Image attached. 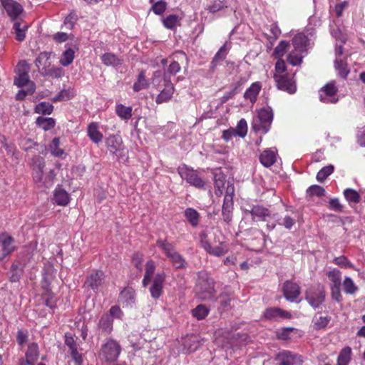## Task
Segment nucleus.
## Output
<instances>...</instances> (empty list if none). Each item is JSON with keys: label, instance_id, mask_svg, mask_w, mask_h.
<instances>
[{"label": "nucleus", "instance_id": "f257e3e1", "mask_svg": "<svg viewBox=\"0 0 365 365\" xmlns=\"http://www.w3.org/2000/svg\"><path fill=\"white\" fill-rule=\"evenodd\" d=\"M273 120V112L270 107L267 106L260 109L258 115L255 118L252 123V128L255 132H262L267 133L270 129Z\"/></svg>", "mask_w": 365, "mask_h": 365}, {"label": "nucleus", "instance_id": "f03ea898", "mask_svg": "<svg viewBox=\"0 0 365 365\" xmlns=\"http://www.w3.org/2000/svg\"><path fill=\"white\" fill-rule=\"evenodd\" d=\"M157 245L164 251L176 269H183L186 267L185 259L175 251L172 244L162 240H158Z\"/></svg>", "mask_w": 365, "mask_h": 365}, {"label": "nucleus", "instance_id": "7ed1b4c3", "mask_svg": "<svg viewBox=\"0 0 365 365\" xmlns=\"http://www.w3.org/2000/svg\"><path fill=\"white\" fill-rule=\"evenodd\" d=\"M120 351V344L113 339H109L102 345L99 355L106 361L112 362L118 358Z\"/></svg>", "mask_w": 365, "mask_h": 365}, {"label": "nucleus", "instance_id": "20e7f679", "mask_svg": "<svg viewBox=\"0 0 365 365\" xmlns=\"http://www.w3.org/2000/svg\"><path fill=\"white\" fill-rule=\"evenodd\" d=\"M178 172L180 177L190 185L200 189L204 187L205 181L198 176L196 171L192 168L186 165H182L178 167Z\"/></svg>", "mask_w": 365, "mask_h": 365}, {"label": "nucleus", "instance_id": "39448f33", "mask_svg": "<svg viewBox=\"0 0 365 365\" xmlns=\"http://www.w3.org/2000/svg\"><path fill=\"white\" fill-rule=\"evenodd\" d=\"M200 240L202 247L210 255L215 257H221L226 255L229 251L228 245L226 242H222L215 247H212L209 242L207 235L205 232L200 234Z\"/></svg>", "mask_w": 365, "mask_h": 365}, {"label": "nucleus", "instance_id": "423d86ee", "mask_svg": "<svg viewBox=\"0 0 365 365\" xmlns=\"http://www.w3.org/2000/svg\"><path fill=\"white\" fill-rule=\"evenodd\" d=\"M16 71L17 76L14 79V85L19 88H22L25 86L30 87V83H34L30 80L29 72V66L26 61H20L16 66Z\"/></svg>", "mask_w": 365, "mask_h": 365}, {"label": "nucleus", "instance_id": "0eeeda50", "mask_svg": "<svg viewBox=\"0 0 365 365\" xmlns=\"http://www.w3.org/2000/svg\"><path fill=\"white\" fill-rule=\"evenodd\" d=\"M105 143L110 154L115 156L117 159L125 155V146L120 136L110 135L106 139Z\"/></svg>", "mask_w": 365, "mask_h": 365}, {"label": "nucleus", "instance_id": "6e6552de", "mask_svg": "<svg viewBox=\"0 0 365 365\" xmlns=\"http://www.w3.org/2000/svg\"><path fill=\"white\" fill-rule=\"evenodd\" d=\"M325 291L323 287H312L306 292V300L314 309L318 308L325 299Z\"/></svg>", "mask_w": 365, "mask_h": 365}, {"label": "nucleus", "instance_id": "1a4fd4ad", "mask_svg": "<svg viewBox=\"0 0 365 365\" xmlns=\"http://www.w3.org/2000/svg\"><path fill=\"white\" fill-rule=\"evenodd\" d=\"M337 88L334 81L328 83L319 91V100L324 103H335L338 101L336 97Z\"/></svg>", "mask_w": 365, "mask_h": 365}, {"label": "nucleus", "instance_id": "9d476101", "mask_svg": "<svg viewBox=\"0 0 365 365\" xmlns=\"http://www.w3.org/2000/svg\"><path fill=\"white\" fill-rule=\"evenodd\" d=\"M1 3L13 21L21 19L19 16L24 11V9L19 3L14 0H1Z\"/></svg>", "mask_w": 365, "mask_h": 365}, {"label": "nucleus", "instance_id": "9b49d317", "mask_svg": "<svg viewBox=\"0 0 365 365\" xmlns=\"http://www.w3.org/2000/svg\"><path fill=\"white\" fill-rule=\"evenodd\" d=\"M104 280V273L101 270H96L86 277L84 285L90 287L95 292H98L103 285Z\"/></svg>", "mask_w": 365, "mask_h": 365}, {"label": "nucleus", "instance_id": "f8f14e48", "mask_svg": "<svg viewBox=\"0 0 365 365\" xmlns=\"http://www.w3.org/2000/svg\"><path fill=\"white\" fill-rule=\"evenodd\" d=\"M31 166L33 169V178L36 183L43 182V168L45 167L44 159L38 155H35L31 159Z\"/></svg>", "mask_w": 365, "mask_h": 365}, {"label": "nucleus", "instance_id": "ddd939ff", "mask_svg": "<svg viewBox=\"0 0 365 365\" xmlns=\"http://www.w3.org/2000/svg\"><path fill=\"white\" fill-rule=\"evenodd\" d=\"M274 79L279 89L293 94L296 92L295 83L287 75H275Z\"/></svg>", "mask_w": 365, "mask_h": 365}, {"label": "nucleus", "instance_id": "4468645a", "mask_svg": "<svg viewBox=\"0 0 365 365\" xmlns=\"http://www.w3.org/2000/svg\"><path fill=\"white\" fill-rule=\"evenodd\" d=\"M282 292L285 299L294 302L300 294V287L292 281H286L282 286Z\"/></svg>", "mask_w": 365, "mask_h": 365}, {"label": "nucleus", "instance_id": "2eb2a0df", "mask_svg": "<svg viewBox=\"0 0 365 365\" xmlns=\"http://www.w3.org/2000/svg\"><path fill=\"white\" fill-rule=\"evenodd\" d=\"M166 275L165 272L158 273L153 281L152 286L150 288L151 297L154 299H158L163 292V284Z\"/></svg>", "mask_w": 365, "mask_h": 365}, {"label": "nucleus", "instance_id": "dca6fc26", "mask_svg": "<svg viewBox=\"0 0 365 365\" xmlns=\"http://www.w3.org/2000/svg\"><path fill=\"white\" fill-rule=\"evenodd\" d=\"M264 318L269 320H278L279 319H290L291 314L278 307H270L265 309L263 313Z\"/></svg>", "mask_w": 365, "mask_h": 365}, {"label": "nucleus", "instance_id": "f3484780", "mask_svg": "<svg viewBox=\"0 0 365 365\" xmlns=\"http://www.w3.org/2000/svg\"><path fill=\"white\" fill-rule=\"evenodd\" d=\"M279 357L281 360L279 365H301L303 362L301 356L289 351L282 352Z\"/></svg>", "mask_w": 365, "mask_h": 365}, {"label": "nucleus", "instance_id": "a211bd4d", "mask_svg": "<svg viewBox=\"0 0 365 365\" xmlns=\"http://www.w3.org/2000/svg\"><path fill=\"white\" fill-rule=\"evenodd\" d=\"M0 246L1 247L4 256L10 255L14 250V240L7 233L0 235Z\"/></svg>", "mask_w": 365, "mask_h": 365}, {"label": "nucleus", "instance_id": "6ab92c4d", "mask_svg": "<svg viewBox=\"0 0 365 365\" xmlns=\"http://www.w3.org/2000/svg\"><path fill=\"white\" fill-rule=\"evenodd\" d=\"M204 342V339L197 335L187 336L183 345L190 352L195 351Z\"/></svg>", "mask_w": 365, "mask_h": 365}, {"label": "nucleus", "instance_id": "aec40b11", "mask_svg": "<svg viewBox=\"0 0 365 365\" xmlns=\"http://www.w3.org/2000/svg\"><path fill=\"white\" fill-rule=\"evenodd\" d=\"M245 215L250 214L253 220H265V217L269 216V212L267 208L259 205L253 206L251 210H246Z\"/></svg>", "mask_w": 365, "mask_h": 365}, {"label": "nucleus", "instance_id": "412c9836", "mask_svg": "<svg viewBox=\"0 0 365 365\" xmlns=\"http://www.w3.org/2000/svg\"><path fill=\"white\" fill-rule=\"evenodd\" d=\"M174 86L170 81H165V88L157 96L155 102L158 104L168 101L173 96Z\"/></svg>", "mask_w": 365, "mask_h": 365}, {"label": "nucleus", "instance_id": "4be33fe9", "mask_svg": "<svg viewBox=\"0 0 365 365\" xmlns=\"http://www.w3.org/2000/svg\"><path fill=\"white\" fill-rule=\"evenodd\" d=\"M13 29L16 34V39L19 41H23L26 38V31L29 29V24L23 19L14 21Z\"/></svg>", "mask_w": 365, "mask_h": 365}, {"label": "nucleus", "instance_id": "5701e85b", "mask_svg": "<svg viewBox=\"0 0 365 365\" xmlns=\"http://www.w3.org/2000/svg\"><path fill=\"white\" fill-rule=\"evenodd\" d=\"M118 302L123 307L131 306L135 302V292L131 288H125L119 294Z\"/></svg>", "mask_w": 365, "mask_h": 365}, {"label": "nucleus", "instance_id": "b1692460", "mask_svg": "<svg viewBox=\"0 0 365 365\" xmlns=\"http://www.w3.org/2000/svg\"><path fill=\"white\" fill-rule=\"evenodd\" d=\"M262 86L259 82H255L246 90L244 98L249 100L252 103L257 101V96L261 90Z\"/></svg>", "mask_w": 365, "mask_h": 365}, {"label": "nucleus", "instance_id": "393cba45", "mask_svg": "<svg viewBox=\"0 0 365 365\" xmlns=\"http://www.w3.org/2000/svg\"><path fill=\"white\" fill-rule=\"evenodd\" d=\"M260 163L267 168L272 166L276 162V151L267 149L259 156Z\"/></svg>", "mask_w": 365, "mask_h": 365}, {"label": "nucleus", "instance_id": "a878e982", "mask_svg": "<svg viewBox=\"0 0 365 365\" xmlns=\"http://www.w3.org/2000/svg\"><path fill=\"white\" fill-rule=\"evenodd\" d=\"M307 42L308 38L305 35L302 34H297L292 39L294 49H295L297 51H299V53L306 52Z\"/></svg>", "mask_w": 365, "mask_h": 365}, {"label": "nucleus", "instance_id": "bb28decb", "mask_svg": "<svg viewBox=\"0 0 365 365\" xmlns=\"http://www.w3.org/2000/svg\"><path fill=\"white\" fill-rule=\"evenodd\" d=\"M101 59L107 66L118 67L123 63V59L112 53H105L101 56Z\"/></svg>", "mask_w": 365, "mask_h": 365}, {"label": "nucleus", "instance_id": "cd10ccee", "mask_svg": "<svg viewBox=\"0 0 365 365\" xmlns=\"http://www.w3.org/2000/svg\"><path fill=\"white\" fill-rule=\"evenodd\" d=\"M88 135L94 143H100L103 139V134L98 130L97 123H91L87 129Z\"/></svg>", "mask_w": 365, "mask_h": 365}, {"label": "nucleus", "instance_id": "c85d7f7f", "mask_svg": "<svg viewBox=\"0 0 365 365\" xmlns=\"http://www.w3.org/2000/svg\"><path fill=\"white\" fill-rule=\"evenodd\" d=\"M232 211H233V202H231V199L227 198L224 200L222 207V215L223 220L226 223H230L232 219Z\"/></svg>", "mask_w": 365, "mask_h": 365}, {"label": "nucleus", "instance_id": "c756f323", "mask_svg": "<svg viewBox=\"0 0 365 365\" xmlns=\"http://www.w3.org/2000/svg\"><path fill=\"white\" fill-rule=\"evenodd\" d=\"M69 195L63 189L56 188L54 192L53 200L58 205H66L69 202Z\"/></svg>", "mask_w": 365, "mask_h": 365}, {"label": "nucleus", "instance_id": "7c9ffc66", "mask_svg": "<svg viewBox=\"0 0 365 365\" xmlns=\"http://www.w3.org/2000/svg\"><path fill=\"white\" fill-rule=\"evenodd\" d=\"M351 347H344L339 354L336 365H348L351 359Z\"/></svg>", "mask_w": 365, "mask_h": 365}, {"label": "nucleus", "instance_id": "2f4dec72", "mask_svg": "<svg viewBox=\"0 0 365 365\" xmlns=\"http://www.w3.org/2000/svg\"><path fill=\"white\" fill-rule=\"evenodd\" d=\"M38 356V346L36 343H31L29 345L28 350L26 353V359L30 365H34L35 361Z\"/></svg>", "mask_w": 365, "mask_h": 365}, {"label": "nucleus", "instance_id": "473e14b6", "mask_svg": "<svg viewBox=\"0 0 365 365\" xmlns=\"http://www.w3.org/2000/svg\"><path fill=\"white\" fill-rule=\"evenodd\" d=\"M36 123L43 130L47 131L55 126L56 120L53 118L39 116L36 118Z\"/></svg>", "mask_w": 365, "mask_h": 365}, {"label": "nucleus", "instance_id": "72a5a7b5", "mask_svg": "<svg viewBox=\"0 0 365 365\" xmlns=\"http://www.w3.org/2000/svg\"><path fill=\"white\" fill-rule=\"evenodd\" d=\"M54 277H55L53 274V269L51 268L48 269L43 273L41 287L45 292H48L51 291L50 285L51 282L53 280Z\"/></svg>", "mask_w": 365, "mask_h": 365}, {"label": "nucleus", "instance_id": "f704fd0d", "mask_svg": "<svg viewBox=\"0 0 365 365\" xmlns=\"http://www.w3.org/2000/svg\"><path fill=\"white\" fill-rule=\"evenodd\" d=\"M53 110V106L48 102H41L35 106L34 112L41 115H50Z\"/></svg>", "mask_w": 365, "mask_h": 365}, {"label": "nucleus", "instance_id": "c9c22d12", "mask_svg": "<svg viewBox=\"0 0 365 365\" xmlns=\"http://www.w3.org/2000/svg\"><path fill=\"white\" fill-rule=\"evenodd\" d=\"M185 216L193 227H196L199 224L200 215L196 210L187 208L185 211Z\"/></svg>", "mask_w": 365, "mask_h": 365}, {"label": "nucleus", "instance_id": "e433bc0d", "mask_svg": "<svg viewBox=\"0 0 365 365\" xmlns=\"http://www.w3.org/2000/svg\"><path fill=\"white\" fill-rule=\"evenodd\" d=\"M117 115L124 120H128L132 116V107H126L123 104H118L115 106Z\"/></svg>", "mask_w": 365, "mask_h": 365}, {"label": "nucleus", "instance_id": "4c0bfd02", "mask_svg": "<svg viewBox=\"0 0 365 365\" xmlns=\"http://www.w3.org/2000/svg\"><path fill=\"white\" fill-rule=\"evenodd\" d=\"M334 67L338 71V73L341 78H346L349 73V69L345 61L336 59L334 61Z\"/></svg>", "mask_w": 365, "mask_h": 365}, {"label": "nucleus", "instance_id": "58836bf2", "mask_svg": "<svg viewBox=\"0 0 365 365\" xmlns=\"http://www.w3.org/2000/svg\"><path fill=\"white\" fill-rule=\"evenodd\" d=\"M149 86V83L145 78V75L144 71H141L138 77V81L133 85V91L135 92H138L140 90L147 88Z\"/></svg>", "mask_w": 365, "mask_h": 365}, {"label": "nucleus", "instance_id": "ea45409f", "mask_svg": "<svg viewBox=\"0 0 365 365\" xmlns=\"http://www.w3.org/2000/svg\"><path fill=\"white\" fill-rule=\"evenodd\" d=\"M74 59V51L71 48H68L63 51L61 58H60V63L63 66H68L71 64Z\"/></svg>", "mask_w": 365, "mask_h": 365}, {"label": "nucleus", "instance_id": "a19ab883", "mask_svg": "<svg viewBox=\"0 0 365 365\" xmlns=\"http://www.w3.org/2000/svg\"><path fill=\"white\" fill-rule=\"evenodd\" d=\"M303 53L297 51L295 49L292 51L287 57V61L294 66H299L302 62Z\"/></svg>", "mask_w": 365, "mask_h": 365}, {"label": "nucleus", "instance_id": "79ce46f5", "mask_svg": "<svg viewBox=\"0 0 365 365\" xmlns=\"http://www.w3.org/2000/svg\"><path fill=\"white\" fill-rule=\"evenodd\" d=\"M328 278L331 282V287L341 286V272L337 269H333L327 273Z\"/></svg>", "mask_w": 365, "mask_h": 365}, {"label": "nucleus", "instance_id": "37998d69", "mask_svg": "<svg viewBox=\"0 0 365 365\" xmlns=\"http://www.w3.org/2000/svg\"><path fill=\"white\" fill-rule=\"evenodd\" d=\"M225 181L224 177L216 175L215 176V194L217 196L220 197L223 194L225 187Z\"/></svg>", "mask_w": 365, "mask_h": 365}, {"label": "nucleus", "instance_id": "c03bdc74", "mask_svg": "<svg viewBox=\"0 0 365 365\" xmlns=\"http://www.w3.org/2000/svg\"><path fill=\"white\" fill-rule=\"evenodd\" d=\"M209 309L205 305L200 304L196 308L192 310V315L198 320L205 319L209 314Z\"/></svg>", "mask_w": 365, "mask_h": 365}, {"label": "nucleus", "instance_id": "a18cd8bd", "mask_svg": "<svg viewBox=\"0 0 365 365\" xmlns=\"http://www.w3.org/2000/svg\"><path fill=\"white\" fill-rule=\"evenodd\" d=\"M334 169V166L331 165L322 168L317 174V180L323 182L333 173Z\"/></svg>", "mask_w": 365, "mask_h": 365}, {"label": "nucleus", "instance_id": "49530a36", "mask_svg": "<svg viewBox=\"0 0 365 365\" xmlns=\"http://www.w3.org/2000/svg\"><path fill=\"white\" fill-rule=\"evenodd\" d=\"M113 326V319L112 317L106 314L103 315L99 321V327L103 329L104 331H110L112 329Z\"/></svg>", "mask_w": 365, "mask_h": 365}, {"label": "nucleus", "instance_id": "de8ad7c7", "mask_svg": "<svg viewBox=\"0 0 365 365\" xmlns=\"http://www.w3.org/2000/svg\"><path fill=\"white\" fill-rule=\"evenodd\" d=\"M325 194V190L319 185H314L308 187L307 190V196L312 197L313 196L322 197Z\"/></svg>", "mask_w": 365, "mask_h": 365}, {"label": "nucleus", "instance_id": "09e8293b", "mask_svg": "<svg viewBox=\"0 0 365 365\" xmlns=\"http://www.w3.org/2000/svg\"><path fill=\"white\" fill-rule=\"evenodd\" d=\"M344 195L349 203H358L360 201L359 193L353 189H346L344 192Z\"/></svg>", "mask_w": 365, "mask_h": 365}, {"label": "nucleus", "instance_id": "8fccbe9b", "mask_svg": "<svg viewBox=\"0 0 365 365\" xmlns=\"http://www.w3.org/2000/svg\"><path fill=\"white\" fill-rule=\"evenodd\" d=\"M342 286L346 294H352L357 290L356 286L349 277H345L342 283Z\"/></svg>", "mask_w": 365, "mask_h": 365}, {"label": "nucleus", "instance_id": "3c124183", "mask_svg": "<svg viewBox=\"0 0 365 365\" xmlns=\"http://www.w3.org/2000/svg\"><path fill=\"white\" fill-rule=\"evenodd\" d=\"M180 70V66L177 61L172 62L164 73V81H170L169 76L175 75Z\"/></svg>", "mask_w": 365, "mask_h": 365}, {"label": "nucleus", "instance_id": "603ef678", "mask_svg": "<svg viewBox=\"0 0 365 365\" xmlns=\"http://www.w3.org/2000/svg\"><path fill=\"white\" fill-rule=\"evenodd\" d=\"M59 144L60 140L58 138H54L50 144L52 155L57 157L61 156L64 153L63 150L59 148Z\"/></svg>", "mask_w": 365, "mask_h": 365}, {"label": "nucleus", "instance_id": "864d4df0", "mask_svg": "<svg viewBox=\"0 0 365 365\" xmlns=\"http://www.w3.org/2000/svg\"><path fill=\"white\" fill-rule=\"evenodd\" d=\"M226 57V51H225V46L224 45L222 46L220 50L217 52V53L215 55L212 62H211V67L212 69H214L217 65V63L220 61H222Z\"/></svg>", "mask_w": 365, "mask_h": 365}, {"label": "nucleus", "instance_id": "5fc2aeb1", "mask_svg": "<svg viewBox=\"0 0 365 365\" xmlns=\"http://www.w3.org/2000/svg\"><path fill=\"white\" fill-rule=\"evenodd\" d=\"M36 85L34 83H30V87H28L27 90H20L16 96V99L18 101L24 100L26 96L31 95L35 92Z\"/></svg>", "mask_w": 365, "mask_h": 365}, {"label": "nucleus", "instance_id": "6e6d98bb", "mask_svg": "<svg viewBox=\"0 0 365 365\" xmlns=\"http://www.w3.org/2000/svg\"><path fill=\"white\" fill-rule=\"evenodd\" d=\"M330 319L331 318L329 317H319L315 318L314 322V328L317 330L325 328L330 322Z\"/></svg>", "mask_w": 365, "mask_h": 365}, {"label": "nucleus", "instance_id": "4d7b16f0", "mask_svg": "<svg viewBox=\"0 0 365 365\" xmlns=\"http://www.w3.org/2000/svg\"><path fill=\"white\" fill-rule=\"evenodd\" d=\"M237 133V135L244 138L247 133V124L245 119H241L237 125V128H235Z\"/></svg>", "mask_w": 365, "mask_h": 365}, {"label": "nucleus", "instance_id": "13d9d810", "mask_svg": "<svg viewBox=\"0 0 365 365\" xmlns=\"http://www.w3.org/2000/svg\"><path fill=\"white\" fill-rule=\"evenodd\" d=\"M167 4L163 0H160L155 3L152 6V10L157 15H161L166 9Z\"/></svg>", "mask_w": 365, "mask_h": 365}, {"label": "nucleus", "instance_id": "bf43d9fd", "mask_svg": "<svg viewBox=\"0 0 365 365\" xmlns=\"http://www.w3.org/2000/svg\"><path fill=\"white\" fill-rule=\"evenodd\" d=\"M334 262L341 267L355 269L354 264L344 256L335 258Z\"/></svg>", "mask_w": 365, "mask_h": 365}, {"label": "nucleus", "instance_id": "052dcab7", "mask_svg": "<svg viewBox=\"0 0 365 365\" xmlns=\"http://www.w3.org/2000/svg\"><path fill=\"white\" fill-rule=\"evenodd\" d=\"M289 45V43L287 41H280V43L274 48V53L277 57L282 56L285 53Z\"/></svg>", "mask_w": 365, "mask_h": 365}, {"label": "nucleus", "instance_id": "680f3d73", "mask_svg": "<svg viewBox=\"0 0 365 365\" xmlns=\"http://www.w3.org/2000/svg\"><path fill=\"white\" fill-rule=\"evenodd\" d=\"M207 287L204 289L202 288V291L206 294L204 298H211L215 294L214 289V281L212 279L207 280Z\"/></svg>", "mask_w": 365, "mask_h": 365}, {"label": "nucleus", "instance_id": "e2e57ef3", "mask_svg": "<svg viewBox=\"0 0 365 365\" xmlns=\"http://www.w3.org/2000/svg\"><path fill=\"white\" fill-rule=\"evenodd\" d=\"M178 21V16L176 15L172 14L167 16L163 20V25L165 27L169 29H173L175 27Z\"/></svg>", "mask_w": 365, "mask_h": 365}, {"label": "nucleus", "instance_id": "0e129e2a", "mask_svg": "<svg viewBox=\"0 0 365 365\" xmlns=\"http://www.w3.org/2000/svg\"><path fill=\"white\" fill-rule=\"evenodd\" d=\"M65 344L69 347L71 351L77 349L76 342L70 333H66L65 334Z\"/></svg>", "mask_w": 365, "mask_h": 365}, {"label": "nucleus", "instance_id": "69168bd1", "mask_svg": "<svg viewBox=\"0 0 365 365\" xmlns=\"http://www.w3.org/2000/svg\"><path fill=\"white\" fill-rule=\"evenodd\" d=\"M55 176L56 174L54 173V171L51 170L45 178L43 177V182H40L39 183H42L46 187H50L53 185Z\"/></svg>", "mask_w": 365, "mask_h": 365}, {"label": "nucleus", "instance_id": "338daca9", "mask_svg": "<svg viewBox=\"0 0 365 365\" xmlns=\"http://www.w3.org/2000/svg\"><path fill=\"white\" fill-rule=\"evenodd\" d=\"M11 274L10 276V279L11 282H18L20 279V276L21 274V269L18 267L17 265L13 264L11 266Z\"/></svg>", "mask_w": 365, "mask_h": 365}, {"label": "nucleus", "instance_id": "774afa93", "mask_svg": "<svg viewBox=\"0 0 365 365\" xmlns=\"http://www.w3.org/2000/svg\"><path fill=\"white\" fill-rule=\"evenodd\" d=\"M16 341L21 346H23L28 341L27 334L22 330H19L17 332Z\"/></svg>", "mask_w": 365, "mask_h": 365}]
</instances>
